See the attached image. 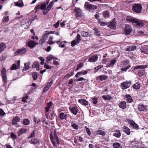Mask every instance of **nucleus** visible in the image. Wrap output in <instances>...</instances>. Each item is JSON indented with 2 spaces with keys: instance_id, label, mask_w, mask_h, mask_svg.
Listing matches in <instances>:
<instances>
[{
  "instance_id": "1",
  "label": "nucleus",
  "mask_w": 148,
  "mask_h": 148,
  "mask_svg": "<svg viewBox=\"0 0 148 148\" xmlns=\"http://www.w3.org/2000/svg\"><path fill=\"white\" fill-rule=\"evenodd\" d=\"M56 130V129H55L54 131V137L51 133L50 135L51 140L53 146L55 148L57 147V146L56 144L55 140L56 141L57 144L59 145L60 143L59 139L57 136Z\"/></svg>"
},
{
  "instance_id": "2",
  "label": "nucleus",
  "mask_w": 148,
  "mask_h": 148,
  "mask_svg": "<svg viewBox=\"0 0 148 148\" xmlns=\"http://www.w3.org/2000/svg\"><path fill=\"white\" fill-rule=\"evenodd\" d=\"M146 67L147 65H140L135 67L134 69L135 70L139 69L138 74L139 76L141 77L145 74V71L143 69Z\"/></svg>"
},
{
  "instance_id": "3",
  "label": "nucleus",
  "mask_w": 148,
  "mask_h": 148,
  "mask_svg": "<svg viewBox=\"0 0 148 148\" xmlns=\"http://www.w3.org/2000/svg\"><path fill=\"white\" fill-rule=\"evenodd\" d=\"M132 10L134 12L137 13H140L142 9V6L140 4H136L132 6Z\"/></svg>"
},
{
  "instance_id": "4",
  "label": "nucleus",
  "mask_w": 148,
  "mask_h": 148,
  "mask_svg": "<svg viewBox=\"0 0 148 148\" xmlns=\"http://www.w3.org/2000/svg\"><path fill=\"white\" fill-rule=\"evenodd\" d=\"M6 70L5 68H3L1 71V76L4 81L3 84L5 85L7 82V77L6 75Z\"/></svg>"
},
{
  "instance_id": "5",
  "label": "nucleus",
  "mask_w": 148,
  "mask_h": 148,
  "mask_svg": "<svg viewBox=\"0 0 148 148\" xmlns=\"http://www.w3.org/2000/svg\"><path fill=\"white\" fill-rule=\"evenodd\" d=\"M85 8L87 10H95L97 8V6L89 3L88 2H85L84 4Z\"/></svg>"
},
{
  "instance_id": "6",
  "label": "nucleus",
  "mask_w": 148,
  "mask_h": 148,
  "mask_svg": "<svg viewBox=\"0 0 148 148\" xmlns=\"http://www.w3.org/2000/svg\"><path fill=\"white\" fill-rule=\"evenodd\" d=\"M80 35L79 34H77V38L76 40L72 41L71 42V46L74 47L75 45L78 44L81 40Z\"/></svg>"
},
{
  "instance_id": "7",
  "label": "nucleus",
  "mask_w": 148,
  "mask_h": 148,
  "mask_svg": "<svg viewBox=\"0 0 148 148\" xmlns=\"http://www.w3.org/2000/svg\"><path fill=\"white\" fill-rule=\"evenodd\" d=\"M132 29L130 25L128 24H126L124 29V32L127 35H129L131 32Z\"/></svg>"
},
{
  "instance_id": "8",
  "label": "nucleus",
  "mask_w": 148,
  "mask_h": 148,
  "mask_svg": "<svg viewBox=\"0 0 148 148\" xmlns=\"http://www.w3.org/2000/svg\"><path fill=\"white\" fill-rule=\"evenodd\" d=\"M48 37V36H47L44 32L40 40L39 44L41 45H42L45 42Z\"/></svg>"
},
{
  "instance_id": "9",
  "label": "nucleus",
  "mask_w": 148,
  "mask_h": 148,
  "mask_svg": "<svg viewBox=\"0 0 148 148\" xmlns=\"http://www.w3.org/2000/svg\"><path fill=\"white\" fill-rule=\"evenodd\" d=\"M131 84L130 81L124 82L121 84V86L123 89H126L130 86Z\"/></svg>"
},
{
  "instance_id": "10",
  "label": "nucleus",
  "mask_w": 148,
  "mask_h": 148,
  "mask_svg": "<svg viewBox=\"0 0 148 148\" xmlns=\"http://www.w3.org/2000/svg\"><path fill=\"white\" fill-rule=\"evenodd\" d=\"M74 11L75 13V15L77 17H81L82 16V12L79 8L75 7Z\"/></svg>"
},
{
  "instance_id": "11",
  "label": "nucleus",
  "mask_w": 148,
  "mask_h": 148,
  "mask_svg": "<svg viewBox=\"0 0 148 148\" xmlns=\"http://www.w3.org/2000/svg\"><path fill=\"white\" fill-rule=\"evenodd\" d=\"M32 21L33 20L31 19H29L28 21H26L25 23L22 24L21 26L23 27L24 29H27L29 27Z\"/></svg>"
},
{
  "instance_id": "12",
  "label": "nucleus",
  "mask_w": 148,
  "mask_h": 148,
  "mask_svg": "<svg viewBox=\"0 0 148 148\" xmlns=\"http://www.w3.org/2000/svg\"><path fill=\"white\" fill-rule=\"evenodd\" d=\"M38 44V43L31 40H29L27 42V45L30 48H33Z\"/></svg>"
},
{
  "instance_id": "13",
  "label": "nucleus",
  "mask_w": 148,
  "mask_h": 148,
  "mask_svg": "<svg viewBox=\"0 0 148 148\" xmlns=\"http://www.w3.org/2000/svg\"><path fill=\"white\" fill-rule=\"evenodd\" d=\"M129 122L133 128H134L136 130L138 129V125L133 120H130L129 121Z\"/></svg>"
},
{
  "instance_id": "14",
  "label": "nucleus",
  "mask_w": 148,
  "mask_h": 148,
  "mask_svg": "<svg viewBox=\"0 0 148 148\" xmlns=\"http://www.w3.org/2000/svg\"><path fill=\"white\" fill-rule=\"evenodd\" d=\"M136 22H135V23L139 26H143L146 24V22L145 21L143 20H140L139 19H136Z\"/></svg>"
},
{
  "instance_id": "15",
  "label": "nucleus",
  "mask_w": 148,
  "mask_h": 148,
  "mask_svg": "<svg viewBox=\"0 0 148 148\" xmlns=\"http://www.w3.org/2000/svg\"><path fill=\"white\" fill-rule=\"evenodd\" d=\"M132 145L133 147L136 148H140L141 147V143L137 141H133L132 143Z\"/></svg>"
},
{
  "instance_id": "16",
  "label": "nucleus",
  "mask_w": 148,
  "mask_h": 148,
  "mask_svg": "<svg viewBox=\"0 0 148 148\" xmlns=\"http://www.w3.org/2000/svg\"><path fill=\"white\" fill-rule=\"evenodd\" d=\"M98 59L97 55L96 54L93 56L90 57L88 59V61L90 62H96Z\"/></svg>"
},
{
  "instance_id": "17",
  "label": "nucleus",
  "mask_w": 148,
  "mask_h": 148,
  "mask_svg": "<svg viewBox=\"0 0 148 148\" xmlns=\"http://www.w3.org/2000/svg\"><path fill=\"white\" fill-rule=\"evenodd\" d=\"M116 23L115 22V21L113 20L112 22L108 23V26L110 28L113 29L116 27Z\"/></svg>"
},
{
  "instance_id": "18",
  "label": "nucleus",
  "mask_w": 148,
  "mask_h": 148,
  "mask_svg": "<svg viewBox=\"0 0 148 148\" xmlns=\"http://www.w3.org/2000/svg\"><path fill=\"white\" fill-rule=\"evenodd\" d=\"M108 78V77L105 75H101L98 76L97 77V79L99 81H103L106 79Z\"/></svg>"
},
{
  "instance_id": "19",
  "label": "nucleus",
  "mask_w": 148,
  "mask_h": 148,
  "mask_svg": "<svg viewBox=\"0 0 148 148\" xmlns=\"http://www.w3.org/2000/svg\"><path fill=\"white\" fill-rule=\"evenodd\" d=\"M70 110L72 113L75 115L77 114L78 112L77 108L76 107L73 106L70 108Z\"/></svg>"
},
{
  "instance_id": "20",
  "label": "nucleus",
  "mask_w": 148,
  "mask_h": 148,
  "mask_svg": "<svg viewBox=\"0 0 148 148\" xmlns=\"http://www.w3.org/2000/svg\"><path fill=\"white\" fill-rule=\"evenodd\" d=\"M114 136L118 138H119L121 136V133L119 130H114Z\"/></svg>"
},
{
  "instance_id": "21",
  "label": "nucleus",
  "mask_w": 148,
  "mask_h": 148,
  "mask_svg": "<svg viewBox=\"0 0 148 148\" xmlns=\"http://www.w3.org/2000/svg\"><path fill=\"white\" fill-rule=\"evenodd\" d=\"M124 64L126 66L125 67H123L121 68V70L122 71H126L131 66L128 62H125V63H124Z\"/></svg>"
},
{
  "instance_id": "22",
  "label": "nucleus",
  "mask_w": 148,
  "mask_h": 148,
  "mask_svg": "<svg viewBox=\"0 0 148 148\" xmlns=\"http://www.w3.org/2000/svg\"><path fill=\"white\" fill-rule=\"evenodd\" d=\"M78 102L82 105L84 106H87L88 105V101L86 99H81L79 100Z\"/></svg>"
},
{
  "instance_id": "23",
  "label": "nucleus",
  "mask_w": 148,
  "mask_h": 148,
  "mask_svg": "<svg viewBox=\"0 0 148 148\" xmlns=\"http://www.w3.org/2000/svg\"><path fill=\"white\" fill-rule=\"evenodd\" d=\"M123 131L127 135H129L130 133V129L128 127L124 126L122 129Z\"/></svg>"
},
{
  "instance_id": "24",
  "label": "nucleus",
  "mask_w": 148,
  "mask_h": 148,
  "mask_svg": "<svg viewBox=\"0 0 148 148\" xmlns=\"http://www.w3.org/2000/svg\"><path fill=\"white\" fill-rule=\"evenodd\" d=\"M67 114L66 112H61L59 114V118L61 120L65 119L66 120Z\"/></svg>"
},
{
  "instance_id": "25",
  "label": "nucleus",
  "mask_w": 148,
  "mask_h": 148,
  "mask_svg": "<svg viewBox=\"0 0 148 148\" xmlns=\"http://www.w3.org/2000/svg\"><path fill=\"white\" fill-rule=\"evenodd\" d=\"M23 16L22 15L19 16V21H20V23L21 26L22 25V24L23 23H25L26 21H28V20L26 19L25 17H24L23 18H22V17Z\"/></svg>"
},
{
  "instance_id": "26",
  "label": "nucleus",
  "mask_w": 148,
  "mask_h": 148,
  "mask_svg": "<svg viewBox=\"0 0 148 148\" xmlns=\"http://www.w3.org/2000/svg\"><path fill=\"white\" fill-rule=\"evenodd\" d=\"M136 18H134L132 16H127L126 19V21L134 23L136 22Z\"/></svg>"
},
{
  "instance_id": "27",
  "label": "nucleus",
  "mask_w": 148,
  "mask_h": 148,
  "mask_svg": "<svg viewBox=\"0 0 148 148\" xmlns=\"http://www.w3.org/2000/svg\"><path fill=\"white\" fill-rule=\"evenodd\" d=\"M136 46L134 45H131L127 47L126 49V51H134L136 49Z\"/></svg>"
},
{
  "instance_id": "28",
  "label": "nucleus",
  "mask_w": 148,
  "mask_h": 148,
  "mask_svg": "<svg viewBox=\"0 0 148 148\" xmlns=\"http://www.w3.org/2000/svg\"><path fill=\"white\" fill-rule=\"evenodd\" d=\"M39 63L37 61H36L33 64L32 67L33 68H36L37 70L38 71L39 70Z\"/></svg>"
},
{
  "instance_id": "29",
  "label": "nucleus",
  "mask_w": 148,
  "mask_h": 148,
  "mask_svg": "<svg viewBox=\"0 0 148 148\" xmlns=\"http://www.w3.org/2000/svg\"><path fill=\"white\" fill-rule=\"evenodd\" d=\"M142 53L146 54H148V47L146 46L143 47L140 49Z\"/></svg>"
},
{
  "instance_id": "30",
  "label": "nucleus",
  "mask_w": 148,
  "mask_h": 148,
  "mask_svg": "<svg viewBox=\"0 0 148 148\" xmlns=\"http://www.w3.org/2000/svg\"><path fill=\"white\" fill-rule=\"evenodd\" d=\"M126 103L125 101L121 102L119 104V106L120 108L124 109L126 108Z\"/></svg>"
},
{
  "instance_id": "31",
  "label": "nucleus",
  "mask_w": 148,
  "mask_h": 148,
  "mask_svg": "<svg viewBox=\"0 0 148 148\" xmlns=\"http://www.w3.org/2000/svg\"><path fill=\"white\" fill-rule=\"evenodd\" d=\"M56 59L55 57L52 55H50L47 56L46 58V60L48 63H49V61L52 60L53 59Z\"/></svg>"
},
{
  "instance_id": "32",
  "label": "nucleus",
  "mask_w": 148,
  "mask_h": 148,
  "mask_svg": "<svg viewBox=\"0 0 148 148\" xmlns=\"http://www.w3.org/2000/svg\"><path fill=\"white\" fill-rule=\"evenodd\" d=\"M116 62V60L114 59L110 61V63L108 64V66L109 67H113Z\"/></svg>"
},
{
  "instance_id": "33",
  "label": "nucleus",
  "mask_w": 148,
  "mask_h": 148,
  "mask_svg": "<svg viewBox=\"0 0 148 148\" xmlns=\"http://www.w3.org/2000/svg\"><path fill=\"white\" fill-rule=\"evenodd\" d=\"M138 108L140 111H143L146 109V107L142 104H140L138 106Z\"/></svg>"
},
{
  "instance_id": "34",
  "label": "nucleus",
  "mask_w": 148,
  "mask_h": 148,
  "mask_svg": "<svg viewBox=\"0 0 148 148\" xmlns=\"http://www.w3.org/2000/svg\"><path fill=\"white\" fill-rule=\"evenodd\" d=\"M53 38V36H50L49 37L48 40L47 42V43L50 45H51L55 43V42L52 41Z\"/></svg>"
},
{
  "instance_id": "35",
  "label": "nucleus",
  "mask_w": 148,
  "mask_h": 148,
  "mask_svg": "<svg viewBox=\"0 0 148 148\" xmlns=\"http://www.w3.org/2000/svg\"><path fill=\"white\" fill-rule=\"evenodd\" d=\"M140 88V84L137 82L134 84L133 86V88L135 89L138 90Z\"/></svg>"
},
{
  "instance_id": "36",
  "label": "nucleus",
  "mask_w": 148,
  "mask_h": 148,
  "mask_svg": "<svg viewBox=\"0 0 148 148\" xmlns=\"http://www.w3.org/2000/svg\"><path fill=\"white\" fill-rule=\"evenodd\" d=\"M126 100L129 103H131L132 102V99L131 96L129 95H126Z\"/></svg>"
},
{
  "instance_id": "37",
  "label": "nucleus",
  "mask_w": 148,
  "mask_h": 148,
  "mask_svg": "<svg viewBox=\"0 0 148 148\" xmlns=\"http://www.w3.org/2000/svg\"><path fill=\"white\" fill-rule=\"evenodd\" d=\"M114 148H122L120 144L118 143H114L113 144Z\"/></svg>"
},
{
  "instance_id": "38",
  "label": "nucleus",
  "mask_w": 148,
  "mask_h": 148,
  "mask_svg": "<svg viewBox=\"0 0 148 148\" xmlns=\"http://www.w3.org/2000/svg\"><path fill=\"white\" fill-rule=\"evenodd\" d=\"M102 97L103 98L104 100H110L112 98L111 97L108 95H104L102 96Z\"/></svg>"
},
{
  "instance_id": "39",
  "label": "nucleus",
  "mask_w": 148,
  "mask_h": 148,
  "mask_svg": "<svg viewBox=\"0 0 148 148\" xmlns=\"http://www.w3.org/2000/svg\"><path fill=\"white\" fill-rule=\"evenodd\" d=\"M30 64V63L29 62H27L25 64V66L23 69V70L25 71H26L28 70L29 69Z\"/></svg>"
},
{
  "instance_id": "40",
  "label": "nucleus",
  "mask_w": 148,
  "mask_h": 148,
  "mask_svg": "<svg viewBox=\"0 0 148 148\" xmlns=\"http://www.w3.org/2000/svg\"><path fill=\"white\" fill-rule=\"evenodd\" d=\"M54 5L53 2V1H51L49 4L47 6V8H46L48 11H50L51 9L53 6Z\"/></svg>"
},
{
  "instance_id": "41",
  "label": "nucleus",
  "mask_w": 148,
  "mask_h": 148,
  "mask_svg": "<svg viewBox=\"0 0 148 148\" xmlns=\"http://www.w3.org/2000/svg\"><path fill=\"white\" fill-rule=\"evenodd\" d=\"M31 143L33 144H36L38 143L39 141L37 138H33L31 140Z\"/></svg>"
},
{
  "instance_id": "42",
  "label": "nucleus",
  "mask_w": 148,
  "mask_h": 148,
  "mask_svg": "<svg viewBox=\"0 0 148 148\" xmlns=\"http://www.w3.org/2000/svg\"><path fill=\"white\" fill-rule=\"evenodd\" d=\"M97 134L102 135H104L105 134V132L101 130H99L97 131Z\"/></svg>"
},
{
  "instance_id": "43",
  "label": "nucleus",
  "mask_w": 148,
  "mask_h": 148,
  "mask_svg": "<svg viewBox=\"0 0 148 148\" xmlns=\"http://www.w3.org/2000/svg\"><path fill=\"white\" fill-rule=\"evenodd\" d=\"M26 52V49L24 48L19 49V55H22L25 54Z\"/></svg>"
},
{
  "instance_id": "44",
  "label": "nucleus",
  "mask_w": 148,
  "mask_h": 148,
  "mask_svg": "<svg viewBox=\"0 0 148 148\" xmlns=\"http://www.w3.org/2000/svg\"><path fill=\"white\" fill-rule=\"evenodd\" d=\"M44 67L47 69H51L53 67L50 65L46 63H45L44 64Z\"/></svg>"
},
{
  "instance_id": "45",
  "label": "nucleus",
  "mask_w": 148,
  "mask_h": 148,
  "mask_svg": "<svg viewBox=\"0 0 148 148\" xmlns=\"http://www.w3.org/2000/svg\"><path fill=\"white\" fill-rule=\"evenodd\" d=\"M5 47V45L2 42L0 44V53L2 51Z\"/></svg>"
},
{
  "instance_id": "46",
  "label": "nucleus",
  "mask_w": 148,
  "mask_h": 148,
  "mask_svg": "<svg viewBox=\"0 0 148 148\" xmlns=\"http://www.w3.org/2000/svg\"><path fill=\"white\" fill-rule=\"evenodd\" d=\"M23 122V124L25 125H28L30 123L29 120L27 119H24Z\"/></svg>"
},
{
  "instance_id": "47",
  "label": "nucleus",
  "mask_w": 148,
  "mask_h": 148,
  "mask_svg": "<svg viewBox=\"0 0 148 148\" xmlns=\"http://www.w3.org/2000/svg\"><path fill=\"white\" fill-rule=\"evenodd\" d=\"M27 132V130L26 129L24 128L21 129L19 131V136L23 133H26Z\"/></svg>"
},
{
  "instance_id": "48",
  "label": "nucleus",
  "mask_w": 148,
  "mask_h": 148,
  "mask_svg": "<svg viewBox=\"0 0 148 148\" xmlns=\"http://www.w3.org/2000/svg\"><path fill=\"white\" fill-rule=\"evenodd\" d=\"M18 120V116H16L14 118L12 121V124L13 125H15Z\"/></svg>"
},
{
  "instance_id": "49",
  "label": "nucleus",
  "mask_w": 148,
  "mask_h": 148,
  "mask_svg": "<svg viewBox=\"0 0 148 148\" xmlns=\"http://www.w3.org/2000/svg\"><path fill=\"white\" fill-rule=\"evenodd\" d=\"M88 71L87 70L84 71L82 70L80 72H78V74L79 75H85L87 74Z\"/></svg>"
},
{
  "instance_id": "50",
  "label": "nucleus",
  "mask_w": 148,
  "mask_h": 148,
  "mask_svg": "<svg viewBox=\"0 0 148 148\" xmlns=\"http://www.w3.org/2000/svg\"><path fill=\"white\" fill-rule=\"evenodd\" d=\"M89 33L88 32L85 31H83L82 32L81 34L82 36L83 37H87L89 35Z\"/></svg>"
},
{
  "instance_id": "51",
  "label": "nucleus",
  "mask_w": 148,
  "mask_h": 148,
  "mask_svg": "<svg viewBox=\"0 0 148 148\" xmlns=\"http://www.w3.org/2000/svg\"><path fill=\"white\" fill-rule=\"evenodd\" d=\"M32 76L34 80L36 79L38 77V75L37 73L36 72L33 73L32 74Z\"/></svg>"
},
{
  "instance_id": "52",
  "label": "nucleus",
  "mask_w": 148,
  "mask_h": 148,
  "mask_svg": "<svg viewBox=\"0 0 148 148\" xmlns=\"http://www.w3.org/2000/svg\"><path fill=\"white\" fill-rule=\"evenodd\" d=\"M83 66V63H80L79 64H78L77 66L76 69V71H77L79 70V69L82 68Z\"/></svg>"
},
{
  "instance_id": "53",
  "label": "nucleus",
  "mask_w": 148,
  "mask_h": 148,
  "mask_svg": "<svg viewBox=\"0 0 148 148\" xmlns=\"http://www.w3.org/2000/svg\"><path fill=\"white\" fill-rule=\"evenodd\" d=\"M46 34L48 36V35L51 34H55V32L54 31H46L45 32Z\"/></svg>"
},
{
  "instance_id": "54",
  "label": "nucleus",
  "mask_w": 148,
  "mask_h": 148,
  "mask_svg": "<svg viewBox=\"0 0 148 148\" xmlns=\"http://www.w3.org/2000/svg\"><path fill=\"white\" fill-rule=\"evenodd\" d=\"M38 59L41 61L40 64L42 65H43L44 63L45 59L44 58L42 57H39L38 58Z\"/></svg>"
},
{
  "instance_id": "55",
  "label": "nucleus",
  "mask_w": 148,
  "mask_h": 148,
  "mask_svg": "<svg viewBox=\"0 0 148 148\" xmlns=\"http://www.w3.org/2000/svg\"><path fill=\"white\" fill-rule=\"evenodd\" d=\"M94 30L95 32V34L96 36H100V32L99 31H98L97 29L95 28H94Z\"/></svg>"
},
{
  "instance_id": "56",
  "label": "nucleus",
  "mask_w": 148,
  "mask_h": 148,
  "mask_svg": "<svg viewBox=\"0 0 148 148\" xmlns=\"http://www.w3.org/2000/svg\"><path fill=\"white\" fill-rule=\"evenodd\" d=\"M7 54L6 53H3L2 55V57L1 59V61L4 60L6 58Z\"/></svg>"
},
{
  "instance_id": "57",
  "label": "nucleus",
  "mask_w": 148,
  "mask_h": 148,
  "mask_svg": "<svg viewBox=\"0 0 148 148\" xmlns=\"http://www.w3.org/2000/svg\"><path fill=\"white\" fill-rule=\"evenodd\" d=\"M35 130H34L32 132L31 134L29 136L28 138H30L32 137H35Z\"/></svg>"
},
{
  "instance_id": "58",
  "label": "nucleus",
  "mask_w": 148,
  "mask_h": 148,
  "mask_svg": "<svg viewBox=\"0 0 148 148\" xmlns=\"http://www.w3.org/2000/svg\"><path fill=\"white\" fill-rule=\"evenodd\" d=\"M50 87L49 86H48L47 85L45 86L43 89V92L45 93L49 89Z\"/></svg>"
},
{
  "instance_id": "59",
  "label": "nucleus",
  "mask_w": 148,
  "mask_h": 148,
  "mask_svg": "<svg viewBox=\"0 0 148 148\" xmlns=\"http://www.w3.org/2000/svg\"><path fill=\"white\" fill-rule=\"evenodd\" d=\"M103 15L104 17H108L109 16V13L108 11L103 12Z\"/></svg>"
},
{
  "instance_id": "60",
  "label": "nucleus",
  "mask_w": 148,
  "mask_h": 148,
  "mask_svg": "<svg viewBox=\"0 0 148 148\" xmlns=\"http://www.w3.org/2000/svg\"><path fill=\"white\" fill-rule=\"evenodd\" d=\"M98 99L97 97H93L92 98V102L94 104L97 103Z\"/></svg>"
},
{
  "instance_id": "61",
  "label": "nucleus",
  "mask_w": 148,
  "mask_h": 148,
  "mask_svg": "<svg viewBox=\"0 0 148 148\" xmlns=\"http://www.w3.org/2000/svg\"><path fill=\"white\" fill-rule=\"evenodd\" d=\"M71 126L73 127L75 129L77 130L78 129V126L76 124L73 123L71 124Z\"/></svg>"
},
{
  "instance_id": "62",
  "label": "nucleus",
  "mask_w": 148,
  "mask_h": 148,
  "mask_svg": "<svg viewBox=\"0 0 148 148\" xmlns=\"http://www.w3.org/2000/svg\"><path fill=\"white\" fill-rule=\"evenodd\" d=\"M9 20V17L8 16H6L4 18L3 20V22L4 23H7Z\"/></svg>"
},
{
  "instance_id": "63",
  "label": "nucleus",
  "mask_w": 148,
  "mask_h": 148,
  "mask_svg": "<svg viewBox=\"0 0 148 148\" xmlns=\"http://www.w3.org/2000/svg\"><path fill=\"white\" fill-rule=\"evenodd\" d=\"M99 23L100 25L102 26H103L107 24V23L106 22H102L101 21H99Z\"/></svg>"
},
{
  "instance_id": "64",
  "label": "nucleus",
  "mask_w": 148,
  "mask_h": 148,
  "mask_svg": "<svg viewBox=\"0 0 148 148\" xmlns=\"http://www.w3.org/2000/svg\"><path fill=\"white\" fill-rule=\"evenodd\" d=\"M46 5L45 3H43L42 4H41V10H43L45 9L46 8Z\"/></svg>"
}]
</instances>
